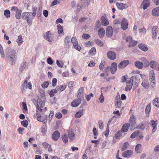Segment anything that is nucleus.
Instances as JSON below:
<instances>
[{
	"instance_id": "48",
	"label": "nucleus",
	"mask_w": 159,
	"mask_h": 159,
	"mask_svg": "<svg viewBox=\"0 0 159 159\" xmlns=\"http://www.w3.org/2000/svg\"><path fill=\"white\" fill-rule=\"evenodd\" d=\"M58 32L59 34H61L63 32V28L62 27L60 24L58 25Z\"/></svg>"
},
{
	"instance_id": "63",
	"label": "nucleus",
	"mask_w": 159,
	"mask_h": 159,
	"mask_svg": "<svg viewBox=\"0 0 159 159\" xmlns=\"http://www.w3.org/2000/svg\"><path fill=\"white\" fill-rule=\"evenodd\" d=\"M47 61L48 63L49 64L51 65L53 63V61L52 58L50 57H48L47 59Z\"/></svg>"
},
{
	"instance_id": "3",
	"label": "nucleus",
	"mask_w": 159,
	"mask_h": 159,
	"mask_svg": "<svg viewBox=\"0 0 159 159\" xmlns=\"http://www.w3.org/2000/svg\"><path fill=\"white\" fill-rule=\"evenodd\" d=\"M21 17L22 19L26 20L29 25H31L34 18L32 16L31 12H25L23 13L21 15Z\"/></svg>"
},
{
	"instance_id": "41",
	"label": "nucleus",
	"mask_w": 159,
	"mask_h": 159,
	"mask_svg": "<svg viewBox=\"0 0 159 159\" xmlns=\"http://www.w3.org/2000/svg\"><path fill=\"white\" fill-rule=\"evenodd\" d=\"M96 52V48L94 47H93L89 51V54L90 55L91 54L92 55H93L95 54Z\"/></svg>"
},
{
	"instance_id": "7",
	"label": "nucleus",
	"mask_w": 159,
	"mask_h": 159,
	"mask_svg": "<svg viewBox=\"0 0 159 159\" xmlns=\"http://www.w3.org/2000/svg\"><path fill=\"white\" fill-rule=\"evenodd\" d=\"M71 42L73 43V46L74 48L77 50L80 51L81 49V47L78 45V42L77 39L75 37H73L71 38Z\"/></svg>"
},
{
	"instance_id": "34",
	"label": "nucleus",
	"mask_w": 159,
	"mask_h": 159,
	"mask_svg": "<svg viewBox=\"0 0 159 159\" xmlns=\"http://www.w3.org/2000/svg\"><path fill=\"white\" fill-rule=\"evenodd\" d=\"M84 89L83 87L80 88L78 90V93L79 97H83L84 96Z\"/></svg>"
},
{
	"instance_id": "8",
	"label": "nucleus",
	"mask_w": 159,
	"mask_h": 159,
	"mask_svg": "<svg viewBox=\"0 0 159 159\" xmlns=\"http://www.w3.org/2000/svg\"><path fill=\"white\" fill-rule=\"evenodd\" d=\"M129 63V61L125 60L121 61L119 64L118 66V68L119 69H123Z\"/></svg>"
},
{
	"instance_id": "27",
	"label": "nucleus",
	"mask_w": 159,
	"mask_h": 159,
	"mask_svg": "<svg viewBox=\"0 0 159 159\" xmlns=\"http://www.w3.org/2000/svg\"><path fill=\"white\" fill-rule=\"evenodd\" d=\"M135 66L139 69H141L143 67V63L139 61H136L134 62Z\"/></svg>"
},
{
	"instance_id": "51",
	"label": "nucleus",
	"mask_w": 159,
	"mask_h": 159,
	"mask_svg": "<svg viewBox=\"0 0 159 159\" xmlns=\"http://www.w3.org/2000/svg\"><path fill=\"white\" fill-rule=\"evenodd\" d=\"M54 112L53 111H52L50 112L48 118V120L49 122H50L52 120L54 115Z\"/></svg>"
},
{
	"instance_id": "10",
	"label": "nucleus",
	"mask_w": 159,
	"mask_h": 159,
	"mask_svg": "<svg viewBox=\"0 0 159 159\" xmlns=\"http://www.w3.org/2000/svg\"><path fill=\"white\" fill-rule=\"evenodd\" d=\"M81 102V99L78 98L74 100L71 103V106L73 107H75L78 106Z\"/></svg>"
},
{
	"instance_id": "5",
	"label": "nucleus",
	"mask_w": 159,
	"mask_h": 159,
	"mask_svg": "<svg viewBox=\"0 0 159 159\" xmlns=\"http://www.w3.org/2000/svg\"><path fill=\"white\" fill-rule=\"evenodd\" d=\"M44 37L46 40L50 42H51L54 36L53 34H52L51 32L49 31L47 32L44 34Z\"/></svg>"
},
{
	"instance_id": "55",
	"label": "nucleus",
	"mask_w": 159,
	"mask_h": 159,
	"mask_svg": "<svg viewBox=\"0 0 159 159\" xmlns=\"http://www.w3.org/2000/svg\"><path fill=\"white\" fill-rule=\"evenodd\" d=\"M136 128L137 129H141L142 130H143L144 129L145 127L144 126V124L142 123L141 125H138L136 127Z\"/></svg>"
},
{
	"instance_id": "15",
	"label": "nucleus",
	"mask_w": 159,
	"mask_h": 159,
	"mask_svg": "<svg viewBox=\"0 0 159 159\" xmlns=\"http://www.w3.org/2000/svg\"><path fill=\"white\" fill-rule=\"evenodd\" d=\"M158 28L157 26H155L153 27L152 29V38L154 39H156V36L158 31Z\"/></svg>"
},
{
	"instance_id": "1",
	"label": "nucleus",
	"mask_w": 159,
	"mask_h": 159,
	"mask_svg": "<svg viewBox=\"0 0 159 159\" xmlns=\"http://www.w3.org/2000/svg\"><path fill=\"white\" fill-rule=\"evenodd\" d=\"M6 57L10 64H13L15 63L17 59V54L16 51L14 49L7 48L5 50Z\"/></svg>"
},
{
	"instance_id": "56",
	"label": "nucleus",
	"mask_w": 159,
	"mask_h": 159,
	"mask_svg": "<svg viewBox=\"0 0 159 159\" xmlns=\"http://www.w3.org/2000/svg\"><path fill=\"white\" fill-rule=\"evenodd\" d=\"M48 85L49 83L48 81H46L42 85V86L43 88L45 89L47 88Z\"/></svg>"
},
{
	"instance_id": "39",
	"label": "nucleus",
	"mask_w": 159,
	"mask_h": 159,
	"mask_svg": "<svg viewBox=\"0 0 159 159\" xmlns=\"http://www.w3.org/2000/svg\"><path fill=\"white\" fill-rule=\"evenodd\" d=\"M21 125L23 127L26 128L28 125V122L26 120H23L21 122Z\"/></svg>"
},
{
	"instance_id": "35",
	"label": "nucleus",
	"mask_w": 159,
	"mask_h": 159,
	"mask_svg": "<svg viewBox=\"0 0 159 159\" xmlns=\"http://www.w3.org/2000/svg\"><path fill=\"white\" fill-rule=\"evenodd\" d=\"M68 137L71 140H73L75 137L74 133L72 131L69 130L68 132Z\"/></svg>"
},
{
	"instance_id": "50",
	"label": "nucleus",
	"mask_w": 159,
	"mask_h": 159,
	"mask_svg": "<svg viewBox=\"0 0 159 159\" xmlns=\"http://www.w3.org/2000/svg\"><path fill=\"white\" fill-rule=\"evenodd\" d=\"M151 110V106L150 104H148L146 106L145 111L146 112L147 114H148L150 112V110Z\"/></svg>"
},
{
	"instance_id": "9",
	"label": "nucleus",
	"mask_w": 159,
	"mask_h": 159,
	"mask_svg": "<svg viewBox=\"0 0 159 159\" xmlns=\"http://www.w3.org/2000/svg\"><path fill=\"white\" fill-rule=\"evenodd\" d=\"M149 65L153 69L159 70V64L155 61H151Z\"/></svg>"
},
{
	"instance_id": "14",
	"label": "nucleus",
	"mask_w": 159,
	"mask_h": 159,
	"mask_svg": "<svg viewBox=\"0 0 159 159\" xmlns=\"http://www.w3.org/2000/svg\"><path fill=\"white\" fill-rule=\"evenodd\" d=\"M60 137V133L57 130L54 131L52 136V139L55 141H56L58 140Z\"/></svg>"
},
{
	"instance_id": "26",
	"label": "nucleus",
	"mask_w": 159,
	"mask_h": 159,
	"mask_svg": "<svg viewBox=\"0 0 159 159\" xmlns=\"http://www.w3.org/2000/svg\"><path fill=\"white\" fill-rule=\"evenodd\" d=\"M142 147V145L140 144H138L135 147V152L137 153H140L141 152L140 148Z\"/></svg>"
},
{
	"instance_id": "2",
	"label": "nucleus",
	"mask_w": 159,
	"mask_h": 159,
	"mask_svg": "<svg viewBox=\"0 0 159 159\" xmlns=\"http://www.w3.org/2000/svg\"><path fill=\"white\" fill-rule=\"evenodd\" d=\"M40 95L38 96V99L37 100L38 103L36 105V108L40 111L43 110L41 109L43 108L45 105V94L44 91L42 90L40 92Z\"/></svg>"
},
{
	"instance_id": "16",
	"label": "nucleus",
	"mask_w": 159,
	"mask_h": 159,
	"mask_svg": "<svg viewBox=\"0 0 159 159\" xmlns=\"http://www.w3.org/2000/svg\"><path fill=\"white\" fill-rule=\"evenodd\" d=\"M130 125V124L129 123H126L124 124L122 127L121 132L125 133L127 131Z\"/></svg>"
},
{
	"instance_id": "42",
	"label": "nucleus",
	"mask_w": 159,
	"mask_h": 159,
	"mask_svg": "<svg viewBox=\"0 0 159 159\" xmlns=\"http://www.w3.org/2000/svg\"><path fill=\"white\" fill-rule=\"evenodd\" d=\"M139 133V131H135L130 136V138H134L137 136L138 135Z\"/></svg>"
},
{
	"instance_id": "57",
	"label": "nucleus",
	"mask_w": 159,
	"mask_h": 159,
	"mask_svg": "<svg viewBox=\"0 0 159 159\" xmlns=\"http://www.w3.org/2000/svg\"><path fill=\"white\" fill-rule=\"evenodd\" d=\"M42 9L39 8L37 12V16L38 17H39L41 16L42 15Z\"/></svg>"
},
{
	"instance_id": "40",
	"label": "nucleus",
	"mask_w": 159,
	"mask_h": 159,
	"mask_svg": "<svg viewBox=\"0 0 159 159\" xmlns=\"http://www.w3.org/2000/svg\"><path fill=\"white\" fill-rule=\"evenodd\" d=\"M128 144L129 143L127 142H125L121 148V150L123 151L125 150L127 148V147L128 145Z\"/></svg>"
},
{
	"instance_id": "11",
	"label": "nucleus",
	"mask_w": 159,
	"mask_h": 159,
	"mask_svg": "<svg viewBox=\"0 0 159 159\" xmlns=\"http://www.w3.org/2000/svg\"><path fill=\"white\" fill-rule=\"evenodd\" d=\"M107 56L108 58L111 60L115 59L116 57L115 52L112 51L108 52L107 53Z\"/></svg>"
},
{
	"instance_id": "4",
	"label": "nucleus",
	"mask_w": 159,
	"mask_h": 159,
	"mask_svg": "<svg viewBox=\"0 0 159 159\" xmlns=\"http://www.w3.org/2000/svg\"><path fill=\"white\" fill-rule=\"evenodd\" d=\"M64 47L65 48H69L71 45V39L70 36H67L64 40Z\"/></svg>"
},
{
	"instance_id": "60",
	"label": "nucleus",
	"mask_w": 159,
	"mask_h": 159,
	"mask_svg": "<svg viewBox=\"0 0 159 159\" xmlns=\"http://www.w3.org/2000/svg\"><path fill=\"white\" fill-rule=\"evenodd\" d=\"M139 30L140 33L143 34H144L146 33V29L143 28L139 29Z\"/></svg>"
},
{
	"instance_id": "59",
	"label": "nucleus",
	"mask_w": 159,
	"mask_h": 159,
	"mask_svg": "<svg viewBox=\"0 0 159 159\" xmlns=\"http://www.w3.org/2000/svg\"><path fill=\"white\" fill-rule=\"evenodd\" d=\"M24 130V129L21 127L17 129V131L20 134H23V131Z\"/></svg>"
},
{
	"instance_id": "20",
	"label": "nucleus",
	"mask_w": 159,
	"mask_h": 159,
	"mask_svg": "<svg viewBox=\"0 0 159 159\" xmlns=\"http://www.w3.org/2000/svg\"><path fill=\"white\" fill-rule=\"evenodd\" d=\"M152 15L155 16H159V7L153 9L152 10Z\"/></svg>"
},
{
	"instance_id": "17",
	"label": "nucleus",
	"mask_w": 159,
	"mask_h": 159,
	"mask_svg": "<svg viewBox=\"0 0 159 159\" xmlns=\"http://www.w3.org/2000/svg\"><path fill=\"white\" fill-rule=\"evenodd\" d=\"M101 22L104 26L107 25L109 24V21L107 19L105 16H102L101 18Z\"/></svg>"
},
{
	"instance_id": "36",
	"label": "nucleus",
	"mask_w": 159,
	"mask_h": 159,
	"mask_svg": "<svg viewBox=\"0 0 159 159\" xmlns=\"http://www.w3.org/2000/svg\"><path fill=\"white\" fill-rule=\"evenodd\" d=\"M21 12L22 11L20 9L16 12L15 17L17 19H20L21 16Z\"/></svg>"
},
{
	"instance_id": "30",
	"label": "nucleus",
	"mask_w": 159,
	"mask_h": 159,
	"mask_svg": "<svg viewBox=\"0 0 159 159\" xmlns=\"http://www.w3.org/2000/svg\"><path fill=\"white\" fill-rule=\"evenodd\" d=\"M142 86L145 89H148L149 86V84L148 82L146 80L143 81L141 84Z\"/></svg>"
},
{
	"instance_id": "12",
	"label": "nucleus",
	"mask_w": 159,
	"mask_h": 159,
	"mask_svg": "<svg viewBox=\"0 0 159 159\" xmlns=\"http://www.w3.org/2000/svg\"><path fill=\"white\" fill-rule=\"evenodd\" d=\"M113 31L111 27L108 26L106 29V35L107 37H111L113 35Z\"/></svg>"
},
{
	"instance_id": "25",
	"label": "nucleus",
	"mask_w": 159,
	"mask_h": 159,
	"mask_svg": "<svg viewBox=\"0 0 159 159\" xmlns=\"http://www.w3.org/2000/svg\"><path fill=\"white\" fill-rule=\"evenodd\" d=\"M133 83V80L130 79L128 82L126 83V86L129 88V90L131 89Z\"/></svg>"
},
{
	"instance_id": "23",
	"label": "nucleus",
	"mask_w": 159,
	"mask_h": 159,
	"mask_svg": "<svg viewBox=\"0 0 159 159\" xmlns=\"http://www.w3.org/2000/svg\"><path fill=\"white\" fill-rule=\"evenodd\" d=\"M139 48L142 50L146 52L148 50V48L147 46L143 43H140L139 44Z\"/></svg>"
},
{
	"instance_id": "18",
	"label": "nucleus",
	"mask_w": 159,
	"mask_h": 159,
	"mask_svg": "<svg viewBox=\"0 0 159 159\" xmlns=\"http://www.w3.org/2000/svg\"><path fill=\"white\" fill-rule=\"evenodd\" d=\"M133 154V152L131 150H128L122 153V156L125 157L129 158Z\"/></svg>"
},
{
	"instance_id": "24",
	"label": "nucleus",
	"mask_w": 159,
	"mask_h": 159,
	"mask_svg": "<svg viewBox=\"0 0 159 159\" xmlns=\"http://www.w3.org/2000/svg\"><path fill=\"white\" fill-rule=\"evenodd\" d=\"M142 4L143 5V10H145L149 5L150 1L149 0H144Z\"/></svg>"
},
{
	"instance_id": "21",
	"label": "nucleus",
	"mask_w": 159,
	"mask_h": 159,
	"mask_svg": "<svg viewBox=\"0 0 159 159\" xmlns=\"http://www.w3.org/2000/svg\"><path fill=\"white\" fill-rule=\"evenodd\" d=\"M116 5L118 8L121 10L124 9L125 8L127 7L126 4L122 3L116 2Z\"/></svg>"
},
{
	"instance_id": "54",
	"label": "nucleus",
	"mask_w": 159,
	"mask_h": 159,
	"mask_svg": "<svg viewBox=\"0 0 159 159\" xmlns=\"http://www.w3.org/2000/svg\"><path fill=\"white\" fill-rule=\"evenodd\" d=\"M105 63L104 61H102L99 66V68L100 70H102L104 68V65Z\"/></svg>"
},
{
	"instance_id": "52",
	"label": "nucleus",
	"mask_w": 159,
	"mask_h": 159,
	"mask_svg": "<svg viewBox=\"0 0 159 159\" xmlns=\"http://www.w3.org/2000/svg\"><path fill=\"white\" fill-rule=\"evenodd\" d=\"M0 54L2 58H4L5 57V55L3 48L0 49Z\"/></svg>"
},
{
	"instance_id": "43",
	"label": "nucleus",
	"mask_w": 159,
	"mask_h": 159,
	"mask_svg": "<svg viewBox=\"0 0 159 159\" xmlns=\"http://www.w3.org/2000/svg\"><path fill=\"white\" fill-rule=\"evenodd\" d=\"M56 63L58 66L60 67H62L63 66L64 64L62 61L57 60Z\"/></svg>"
},
{
	"instance_id": "29",
	"label": "nucleus",
	"mask_w": 159,
	"mask_h": 159,
	"mask_svg": "<svg viewBox=\"0 0 159 159\" xmlns=\"http://www.w3.org/2000/svg\"><path fill=\"white\" fill-rule=\"evenodd\" d=\"M105 34V30L103 28H100L98 31L99 36L100 38H102Z\"/></svg>"
},
{
	"instance_id": "44",
	"label": "nucleus",
	"mask_w": 159,
	"mask_h": 159,
	"mask_svg": "<svg viewBox=\"0 0 159 159\" xmlns=\"http://www.w3.org/2000/svg\"><path fill=\"white\" fill-rule=\"evenodd\" d=\"M129 121L131 125L133 126L135 124V119L134 116L131 117H130Z\"/></svg>"
},
{
	"instance_id": "32",
	"label": "nucleus",
	"mask_w": 159,
	"mask_h": 159,
	"mask_svg": "<svg viewBox=\"0 0 159 159\" xmlns=\"http://www.w3.org/2000/svg\"><path fill=\"white\" fill-rule=\"evenodd\" d=\"M153 105L157 107H159V98H155L153 101Z\"/></svg>"
},
{
	"instance_id": "33",
	"label": "nucleus",
	"mask_w": 159,
	"mask_h": 159,
	"mask_svg": "<svg viewBox=\"0 0 159 159\" xmlns=\"http://www.w3.org/2000/svg\"><path fill=\"white\" fill-rule=\"evenodd\" d=\"M16 41L19 46L21 45L23 42L22 36L19 35L17 39H16Z\"/></svg>"
},
{
	"instance_id": "38",
	"label": "nucleus",
	"mask_w": 159,
	"mask_h": 159,
	"mask_svg": "<svg viewBox=\"0 0 159 159\" xmlns=\"http://www.w3.org/2000/svg\"><path fill=\"white\" fill-rule=\"evenodd\" d=\"M41 132L43 134H45L47 131V128L45 124L43 125L41 128Z\"/></svg>"
},
{
	"instance_id": "6",
	"label": "nucleus",
	"mask_w": 159,
	"mask_h": 159,
	"mask_svg": "<svg viewBox=\"0 0 159 159\" xmlns=\"http://www.w3.org/2000/svg\"><path fill=\"white\" fill-rule=\"evenodd\" d=\"M150 81L152 87L155 85V80L154 79L155 74L153 70H151L149 73Z\"/></svg>"
},
{
	"instance_id": "19",
	"label": "nucleus",
	"mask_w": 159,
	"mask_h": 159,
	"mask_svg": "<svg viewBox=\"0 0 159 159\" xmlns=\"http://www.w3.org/2000/svg\"><path fill=\"white\" fill-rule=\"evenodd\" d=\"M84 111V109H82L77 112L75 114V117L76 118H80L83 115Z\"/></svg>"
},
{
	"instance_id": "31",
	"label": "nucleus",
	"mask_w": 159,
	"mask_h": 159,
	"mask_svg": "<svg viewBox=\"0 0 159 159\" xmlns=\"http://www.w3.org/2000/svg\"><path fill=\"white\" fill-rule=\"evenodd\" d=\"M29 63L27 62H23L20 65V69H26L28 68Z\"/></svg>"
},
{
	"instance_id": "28",
	"label": "nucleus",
	"mask_w": 159,
	"mask_h": 159,
	"mask_svg": "<svg viewBox=\"0 0 159 159\" xmlns=\"http://www.w3.org/2000/svg\"><path fill=\"white\" fill-rule=\"evenodd\" d=\"M122 102L120 98L116 101V103H115V106L117 108H120L122 107Z\"/></svg>"
},
{
	"instance_id": "37",
	"label": "nucleus",
	"mask_w": 159,
	"mask_h": 159,
	"mask_svg": "<svg viewBox=\"0 0 159 159\" xmlns=\"http://www.w3.org/2000/svg\"><path fill=\"white\" fill-rule=\"evenodd\" d=\"M62 140L64 143H67L68 142V137L67 134H63L61 136Z\"/></svg>"
},
{
	"instance_id": "47",
	"label": "nucleus",
	"mask_w": 159,
	"mask_h": 159,
	"mask_svg": "<svg viewBox=\"0 0 159 159\" xmlns=\"http://www.w3.org/2000/svg\"><path fill=\"white\" fill-rule=\"evenodd\" d=\"M95 42L98 45L100 46H102L103 45V42L100 40L98 39H96L95 40Z\"/></svg>"
},
{
	"instance_id": "45",
	"label": "nucleus",
	"mask_w": 159,
	"mask_h": 159,
	"mask_svg": "<svg viewBox=\"0 0 159 159\" xmlns=\"http://www.w3.org/2000/svg\"><path fill=\"white\" fill-rule=\"evenodd\" d=\"M137 43V42L136 41L132 40L130 43L129 44V47H134Z\"/></svg>"
},
{
	"instance_id": "62",
	"label": "nucleus",
	"mask_w": 159,
	"mask_h": 159,
	"mask_svg": "<svg viewBox=\"0 0 159 159\" xmlns=\"http://www.w3.org/2000/svg\"><path fill=\"white\" fill-rule=\"evenodd\" d=\"M56 117L57 118L60 119L62 117V115L59 112H57L55 115Z\"/></svg>"
},
{
	"instance_id": "13",
	"label": "nucleus",
	"mask_w": 159,
	"mask_h": 159,
	"mask_svg": "<svg viewBox=\"0 0 159 159\" xmlns=\"http://www.w3.org/2000/svg\"><path fill=\"white\" fill-rule=\"evenodd\" d=\"M128 24L127 20L125 18H123L121 24V28L123 30H126L128 27Z\"/></svg>"
},
{
	"instance_id": "46",
	"label": "nucleus",
	"mask_w": 159,
	"mask_h": 159,
	"mask_svg": "<svg viewBox=\"0 0 159 159\" xmlns=\"http://www.w3.org/2000/svg\"><path fill=\"white\" fill-rule=\"evenodd\" d=\"M117 64L116 62H113L111 65V70H117Z\"/></svg>"
},
{
	"instance_id": "22",
	"label": "nucleus",
	"mask_w": 159,
	"mask_h": 159,
	"mask_svg": "<svg viewBox=\"0 0 159 159\" xmlns=\"http://www.w3.org/2000/svg\"><path fill=\"white\" fill-rule=\"evenodd\" d=\"M141 61L143 63V66L145 67H148L149 65V61L145 58H143L141 59Z\"/></svg>"
},
{
	"instance_id": "64",
	"label": "nucleus",
	"mask_w": 159,
	"mask_h": 159,
	"mask_svg": "<svg viewBox=\"0 0 159 159\" xmlns=\"http://www.w3.org/2000/svg\"><path fill=\"white\" fill-rule=\"evenodd\" d=\"M154 151L155 152H159V145H157L154 148Z\"/></svg>"
},
{
	"instance_id": "61",
	"label": "nucleus",
	"mask_w": 159,
	"mask_h": 159,
	"mask_svg": "<svg viewBox=\"0 0 159 159\" xmlns=\"http://www.w3.org/2000/svg\"><path fill=\"white\" fill-rule=\"evenodd\" d=\"M99 128L100 129H102L103 128V125L102 124V121L100 120L98 122Z\"/></svg>"
},
{
	"instance_id": "53",
	"label": "nucleus",
	"mask_w": 159,
	"mask_h": 159,
	"mask_svg": "<svg viewBox=\"0 0 159 159\" xmlns=\"http://www.w3.org/2000/svg\"><path fill=\"white\" fill-rule=\"evenodd\" d=\"M121 135V132L118 131L116 133L115 137L116 139H118L120 137Z\"/></svg>"
},
{
	"instance_id": "49",
	"label": "nucleus",
	"mask_w": 159,
	"mask_h": 159,
	"mask_svg": "<svg viewBox=\"0 0 159 159\" xmlns=\"http://www.w3.org/2000/svg\"><path fill=\"white\" fill-rule=\"evenodd\" d=\"M10 12L9 10H6L4 11V15L7 18L10 17Z\"/></svg>"
},
{
	"instance_id": "58",
	"label": "nucleus",
	"mask_w": 159,
	"mask_h": 159,
	"mask_svg": "<svg viewBox=\"0 0 159 159\" xmlns=\"http://www.w3.org/2000/svg\"><path fill=\"white\" fill-rule=\"evenodd\" d=\"M57 79L55 78H54L52 80V84L53 87H55L57 83Z\"/></svg>"
}]
</instances>
